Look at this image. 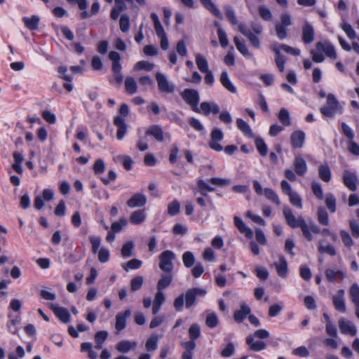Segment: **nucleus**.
I'll return each instance as SVG.
<instances>
[{"mask_svg": "<svg viewBox=\"0 0 359 359\" xmlns=\"http://www.w3.org/2000/svg\"><path fill=\"white\" fill-rule=\"evenodd\" d=\"M341 110L342 107L332 93H329L327 95V104L322 107L320 109L323 116L330 118L333 117L336 112L341 113Z\"/></svg>", "mask_w": 359, "mask_h": 359, "instance_id": "1", "label": "nucleus"}, {"mask_svg": "<svg viewBox=\"0 0 359 359\" xmlns=\"http://www.w3.org/2000/svg\"><path fill=\"white\" fill-rule=\"evenodd\" d=\"M181 96L184 101L191 106L194 112L199 113L200 110L198 104L200 101L199 93L197 90L192 88H186L181 93Z\"/></svg>", "mask_w": 359, "mask_h": 359, "instance_id": "2", "label": "nucleus"}, {"mask_svg": "<svg viewBox=\"0 0 359 359\" xmlns=\"http://www.w3.org/2000/svg\"><path fill=\"white\" fill-rule=\"evenodd\" d=\"M292 25L291 16L287 13L280 15V22L275 25L276 34L278 38L283 40L287 37V27Z\"/></svg>", "mask_w": 359, "mask_h": 359, "instance_id": "3", "label": "nucleus"}, {"mask_svg": "<svg viewBox=\"0 0 359 359\" xmlns=\"http://www.w3.org/2000/svg\"><path fill=\"white\" fill-rule=\"evenodd\" d=\"M175 254L171 250H165L159 255V268L165 273H170L173 269L172 261Z\"/></svg>", "mask_w": 359, "mask_h": 359, "instance_id": "4", "label": "nucleus"}, {"mask_svg": "<svg viewBox=\"0 0 359 359\" xmlns=\"http://www.w3.org/2000/svg\"><path fill=\"white\" fill-rule=\"evenodd\" d=\"M207 292L205 290L200 287H194L186 291L184 294L185 298V306L186 308L189 309L192 306L195 302L198 296L203 297L206 294Z\"/></svg>", "mask_w": 359, "mask_h": 359, "instance_id": "5", "label": "nucleus"}, {"mask_svg": "<svg viewBox=\"0 0 359 359\" xmlns=\"http://www.w3.org/2000/svg\"><path fill=\"white\" fill-rule=\"evenodd\" d=\"M156 79L158 90L161 93H172L175 91V86L168 81L167 77L163 74L157 72Z\"/></svg>", "mask_w": 359, "mask_h": 359, "instance_id": "6", "label": "nucleus"}, {"mask_svg": "<svg viewBox=\"0 0 359 359\" xmlns=\"http://www.w3.org/2000/svg\"><path fill=\"white\" fill-rule=\"evenodd\" d=\"M224 135L222 131L219 128H215L210 134V140L208 143L209 147L217 151L223 150L222 146L219 143L223 139Z\"/></svg>", "mask_w": 359, "mask_h": 359, "instance_id": "7", "label": "nucleus"}, {"mask_svg": "<svg viewBox=\"0 0 359 359\" xmlns=\"http://www.w3.org/2000/svg\"><path fill=\"white\" fill-rule=\"evenodd\" d=\"M316 48L318 52L324 53L327 57L331 59L335 60L337 58L334 46L329 41L316 43Z\"/></svg>", "mask_w": 359, "mask_h": 359, "instance_id": "8", "label": "nucleus"}, {"mask_svg": "<svg viewBox=\"0 0 359 359\" xmlns=\"http://www.w3.org/2000/svg\"><path fill=\"white\" fill-rule=\"evenodd\" d=\"M283 213L287 224L292 229L298 228L301 223L300 220H304L303 217L296 218L292 210L287 206L283 208Z\"/></svg>", "mask_w": 359, "mask_h": 359, "instance_id": "9", "label": "nucleus"}, {"mask_svg": "<svg viewBox=\"0 0 359 359\" xmlns=\"http://www.w3.org/2000/svg\"><path fill=\"white\" fill-rule=\"evenodd\" d=\"M358 182V177L355 173L347 170L344 171L343 182L349 190L355 191L357 189Z\"/></svg>", "mask_w": 359, "mask_h": 359, "instance_id": "10", "label": "nucleus"}, {"mask_svg": "<svg viewBox=\"0 0 359 359\" xmlns=\"http://www.w3.org/2000/svg\"><path fill=\"white\" fill-rule=\"evenodd\" d=\"M344 294V290L341 289L332 297V303L334 309L341 313H345L346 311Z\"/></svg>", "mask_w": 359, "mask_h": 359, "instance_id": "11", "label": "nucleus"}, {"mask_svg": "<svg viewBox=\"0 0 359 359\" xmlns=\"http://www.w3.org/2000/svg\"><path fill=\"white\" fill-rule=\"evenodd\" d=\"M49 308L62 323H68L70 321V314L67 309L54 304H50Z\"/></svg>", "mask_w": 359, "mask_h": 359, "instance_id": "12", "label": "nucleus"}, {"mask_svg": "<svg viewBox=\"0 0 359 359\" xmlns=\"http://www.w3.org/2000/svg\"><path fill=\"white\" fill-rule=\"evenodd\" d=\"M239 32L248 39L251 44L256 48H260V41L258 37L253 34L247 27L243 24L238 25Z\"/></svg>", "mask_w": 359, "mask_h": 359, "instance_id": "13", "label": "nucleus"}, {"mask_svg": "<svg viewBox=\"0 0 359 359\" xmlns=\"http://www.w3.org/2000/svg\"><path fill=\"white\" fill-rule=\"evenodd\" d=\"M339 327L341 332L344 334H349L353 337L357 333V330L354 325L351 321L346 320L344 318L339 320Z\"/></svg>", "mask_w": 359, "mask_h": 359, "instance_id": "14", "label": "nucleus"}, {"mask_svg": "<svg viewBox=\"0 0 359 359\" xmlns=\"http://www.w3.org/2000/svg\"><path fill=\"white\" fill-rule=\"evenodd\" d=\"M147 136L153 137L158 142H162L164 140V133L162 128L159 125H151L149 126L145 132Z\"/></svg>", "mask_w": 359, "mask_h": 359, "instance_id": "15", "label": "nucleus"}, {"mask_svg": "<svg viewBox=\"0 0 359 359\" xmlns=\"http://www.w3.org/2000/svg\"><path fill=\"white\" fill-rule=\"evenodd\" d=\"M131 315L130 309L126 310L123 313H118L116 316L115 329L118 332L124 330L126 327V320Z\"/></svg>", "mask_w": 359, "mask_h": 359, "instance_id": "16", "label": "nucleus"}, {"mask_svg": "<svg viewBox=\"0 0 359 359\" xmlns=\"http://www.w3.org/2000/svg\"><path fill=\"white\" fill-rule=\"evenodd\" d=\"M199 113H202L205 116H208L211 112L214 114H217L219 111V107L213 102H203L200 104Z\"/></svg>", "mask_w": 359, "mask_h": 359, "instance_id": "17", "label": "nucleus"}, {"mask_svg": "<svg viewBox=\"0 0 359 359\" xmlns=\"http://www.w3.org/2000/svg\"><path fill=\"white\" fill-rule=\"evenodd\" d=\"M302 39L306 44H309L314 40V29L309 22H306L303 26Z\"/></svg>", "mask_w": 359, "mask_h": 359, "instance_id": "18", "label": "nucleus"}, {"mask_svg": "<svg viewBox=\"0 0 359 359\" xmlns=\"http://www.w3.org/2000/svg\"><path fill=\"white\" fill-rule=\"evenodd\" d=\"M305 141V134L302 130H296L291 134L290 142L294 148H302Z\"/></svg>", "mask_w": 359, "mask_h": 359, "instance_id": "19", "label": "nucleus"}, {"mask_svg": "<svg viewBox=\"0 0 359 359\" xmlns=\"http://www.w3.org/2000/svg\"><path fill=\"white\" fill-rule=\"evenodd\" d=\"M147 203V197L142 194H134L129 200L127 201V205L129 208H134L137 207H142Z\"/></svg>", "mask_w": 359, "mask_h": 359, "instance_id": "20", "label": "nucleus"}, {"mask_svg": "<svg viewBox=\"0 0 359 359\" xmlns=\"http://www.w3.org/2000/svg\"><path fill=\"white\" fill-rule=\"evenodd\" d=\"M114 125L118 128L116 137L118 140L123 139L127 131V125L123 117L117 116L114 120Z\"/></svg>", "mask_w": 359, "mask_h": 359, "instance_id": "21", "label": "nucleus"}, {"mask_svg": "<svg viewBox=\"0 0 359 359\" xmlns=\"http://www.w3.org/2000/svg\"><path fill=\"white\" fill-rule=\"evenodd\" d=\"M294 168L296 173L299 176H303L307 171V165L305 160L301 155H297L294 158Z\"/></svg>", "mask_w": 359, "mask_h": 359, "instance_id": "22", "label": "nucleus"}, {"mask_svg": "<svg viewBox=\"0 0 359 359\" xmlns=\"http://www.w3.org/2000/svg\"><path fill=\"white\" fill-rule=\"evenodd\" d=\"M234 224L236 228L239 230L241 233H244L245 236L248 238H252L253 236V231L251 229L248 228L243 221L238 216H235L233 218Z\"/></svg>", "mask_w": 359, "mask_h": 359, "instance_id": "23", "label": "nucleus"}, {"mask_svg": "<svg viewBox=\"0 0 359 359\" xmlns=\"http://www.w3.org/2000/svg\"><path fill=\"white\" fill-rule=\"evenodd\" d=\"M250 313V308L245 303H242L241 309L234 312L233 318L236 322L241 323Z\"/></svg>", "mask_w": 359, "mask_h": 359, "instance_id": "24", "label": "nucleus"}, {"mask_svg": "<svg viewBox=\"0 0 359 359\" xmlns=\"http://www.w3.org/2000/svg\"><path fill=\"white\" fill-rule=\"evenodd\" d=\"M280 262H275L271 266H275L278 275L281 278H285L287 274V263L283 256H280Z\"/></svg>", "mask_w": 359, "mask_h": 359, "instance_id": "25", "label": "nucleus"}, {"mask_svg": "<svg viewBox=\"0 0 359 359\" xmlns=\"http://www.w3.org/2000/svg\"><path fill=\"white\" fill-rule=\"evenodd\" d=\"M246 344L249 346L250 350L253 351H259L264 350L266 344L262 341H255V338L250 335L246 338Z\"/></svg>", "mask_w": 359, "mask_h": 359, "instance_id": "26", "label": "nucleus"}, {"mask_svg": "<svg viewBox=\"0 0 359 359\" xmlns=\"http://www.w3.org/2000/svg\"><path fill=\"white\" fill-rule=\"evenodd\" d=\"M137 346V343L135 341L130 342L127 340H123L119 341L116 344V350L122 353H128L131 349H135Z\"/></svg>", "mask_w": 359, "mask_h": 359, "instance_id": "27", "label": "nucleus"}, {"mask_svg": "<svg viewBox=\"0 0 359 359\" xmlns=\"http://www.w3.org/2000/svg\"><path fill=\"white\" fill-rule=\"evenodd\" d=\"M172 281V276L170 273L162 274L157 283V290L163 291L171 284Z\"/></svg>", "mask_w": 359, "mask_h": 359, "instance_id": "28", "label": "nucleus"}, {"mask_svg": "<svg viewBox=\"0 0 359 359\" xmlns=\"http://www.w3.org/2000/svg\"><path fill=\"white\" fill-rule=\"evenodd\" d=\"M220 82L222 86L231 93H236V88L231 83L229 78L228 73L226 71L222 72L220 75Z\"/></svg>", "mask_w": 359, "mask_h": 359, "instance_id": "29", "label": "nucleus"}, {"mask_svg": "<svg viewBox=\"0 0 359 359\" xmlns=\"http://www.w3.org/2000/svg\"><path fill=\"white\" fill-rule=\"evenodd\" d=\"M203 6L211 12L215 17L218 18L220 20H222L223 16L219 10L217 8V6L212 3L211 0H200Z\"/></svg>", "mask_w": 359, "mask_h": 359, "instance_id": "30", "label": "nucleus"}, {"mask_svg": "<svg viewBox=\"0 0 359 359\" xmlns=\"http://www.w3.org/2000/svg\"><path fill=\"white\" fill-rule=\"evenodd\" d=\"M234 43L238 50L247 58H250L252 56V53L248 50L244 41H241L237 36L233 38Z\"/></svg>", "mask_w": 359, "mask_h": 359, "instance_id": "31", "label": "nucleus"}, {"mask_svg": "<svg viewBox=\"0 0 359 359\" xmlns=\"http://www.w3.org/2000/svg\"><path fill=\"white\" fill-rule=\"evenodd\" d=\"M318 175L320 180L325 182H329L331 180V170L327 163L322 164L318 167Z\"/></svg>", "mask_w": 359, "mask_h": 359, "instance_id": "32", "label": "nucleus"}, {"mask_svg": "<svg viewBox=\"0 0 359 359\" xmlns=\"http://www.w3.org/2000/svg\"><path fill=\"white\" fill-rule=\"evenodd\" d=\"M198 191L205 197L208 196V192H212L215 191V188L210 186L203 180L199 179L197 181Z\"/></svg>", "mask_w": 359, "mask_h": 359, "instance_id": "33", "label": "nucleus"}, {"mask_svg": "<svg viewBox=\"0 0 359 359\" xmlns=\"http://www.w3.org/2000/svg\"><path fill=\"white\" fill-rule=\"evenodd\" d=\"M22 20L29 30H36L38 29L40 18L37 15H33L30 18L25 17Z\"/></svg>", "mask_w": 359, "mask_h": 359, "instance_id": "34", "label": "nucleus"}, {"mask_svg": "<svg viewBox=\"0 0 359 359\" xmlns=\"http://www.w3.org/2000/svg\"><path fill=\"white\" fill-rule=\"evenodd\" d=\"M325 273L327 279L332 283L334 282L337 277L339 278L340 279H344L346 276V274L344 271L341 270L335 271L331 269H326Z\"/></svg>", "mask_w": 359, "mask_h": 359, "instance_id": "35", "label": "nucleus"}, {"mask_svg": "<svg viewBox=\"0 0 359 359\" xmlns=\"http://www.w3.org/2000/svg\"><path fill=\"white\" fill-rule=\"evenodd\" d=\"M236 124L238 128L243 133V134L246 136H248L250 137H253L252 130H251L250 126L246 123L245 121H243L242 118H237L236 120Z\"/></svg>", "mask_w": 359, "mask_h": 359, "instance_id": "36", "label": "nucleus"}, {"mask_svg": "<svg viewBox=\"0 0 359 359\" xmlns=\"http://www.w3.org/2000/svg\"><path fill=\"white\" fill-rule=\"evenodd\" d=\"M146 219V214L144 210H136L132 213L130 217V222L133 224H140Z\"/></svg>", "mask_w": 359, "mask_h": 359, "instance_id": "37", "label": "nucleus"}, {"mask_svg": "<svg viewBox=\"0 0 359 359\" xmlns=\"http://www.w3.org/2000/svg\"><path fill=\"white\" fill-rule=\"evenodd\" d=\"M219 323V320L217 316V314L214 312H208L205 318V325L209 328H215Z\"/></svg>", "mask_w": 359, "mask_h": 359, "instance_id": "38", "label": "nucleus"}, {"mask_svg": "<svg viewBox=\"0 0 359 359\" xmlns=\"http://www.w3.org/2000/svg\"><path fill=\"white\" fill-rule=\"evenodd\" d=\"M325 205L327 208V209L331 212H334L337 210V200H336V198L334 197V196L331 194V193H328L326 194L325 196Z\"/></svg>", "mask_w": 359, "mask_h": 359, "instance_id": "39", "label": "nucleus"}, {"mask_svg": "<svg viewBox=\"0 0 359 359\" xmlns=\"http://www.w3.org/2000/svg\"><path fill=\"white\" fill-rule=\"evenodd\" d=\"M317 219L318 222L324 226L329 225V217L327 211L322 207H319L317 210Z\"/></svg>", "mask_w": 359, "mask_h": 359, "instance_id": "40", "label": "nucleus"}, {"mask_svg": "<svg viewBox=\"0 0 359 359\" xmlns=\"http://www.w3.org/2000/svg\"><path fill=\"white\" fill-rule=\"evenodd\" d=\"M196 63L198 69L203 73L209 71L207 60L200 54L196 55Z\"/></svg>", "mask_w": 359, "mask_h": 359, "instance_id": "41", "label": "nucleus"}, {"mask_svg": "<svg viewBox=\"0 0 359 359\" xmlns=\"http://www.w3.org/2000/svg\"><path fill=\"white\" fill-rule=\"evenodd\" d=\"M125 88L128 93L133 95L137 92V83L133 77H127L125 81Z\"/></svg>", "mask_w": 359, "mask_h": 359, "instance_id": "42", "label": "nucleus"}, {"mask_svg": "<svg viewBox=\"0 0 359 359\" xmlns=\"http://www.w3.org/2000/svg\"><path fill=\"white\" fill-rule=\"evenodd\" d=\"M158 337L156 334H152L146 341L145 348L147 351H154L158 347Z\"/></svg>", "mask_w": 359, "mask_h": 359, "instance_id": "43", "label": "nucleus"}, {"mask_svg": "<svg viewBox=\"0 0 359 359\" xmlns=\"http://www.w3.org/2000/svg\"><path fill=\"white\" fill-rule=\"evenodd\" d=\"M264 194L268 200L274 203L276 205H280V201L278 198V196L276 194V193L273 189H271L270 188L264 189Z\"/></svg>", "mask_w": 359, "mask_h": 359, "instance_id": "44", "label": "nucleus"}, {"mask_svg": "<svg viewBox=\"0 0 359 359\" xmlns=\"http://www.w3.org/2000/svg\"><path fill=\"white\" fill-rule=\"evenodd\" d=\"M300 222L301 223L299 227L301 229L304 236L309 241H311L313 239V235L311 234V231L309 224H306L305 219L300 220Z\"/></svg>", "mask_w": 359, "mask_h": 359, "instance_id": "45", "label": "nucleus"}, {"mask_svg": "<svg viewBox=\"0 0 359 359\" xmlns=\"http://www.w3.org/2000/svg\"><path fill=\"white\" fill-rule=\"evenodd\" d=\"M81 351L82 352H88V357L90 359H96L97 353L93 349L92 344L90 342H83L81 345Z\"/></svg>", "mask_w": 359, "mask_h": 359, "instance_id": "46", "label": "nucleus"}, {"mask_svg": "<svg viewBox=\"0 0 359 359\" xmlns=\"http://www.w3.org/2000/svg\"><path fill=\"white\" fill-rule=\"evenodd\" d=\"M350 296L352 302L354 305H359V286L358 284L354 283L351 285L349 290Z\"/></svg>", "mask_w": 359, "mask_h": 359, "instance_id": "47", "label": "nucleus"}, {"mask_svg": "<svg viewBox=\"0 0 359 359\" xmlns=\"http://www.w3.org/2000/svg\"><path fill=\"white\" fill-rule=\"evenodd\" d=\"M278 119L285 126H289L291 125L289 111L285 108H283L280 110Z\"/></svg>", "mask_w": 359, "mask_h": 359, "instance_id": "48", "label": "nucleus"}, {"mask_svg": "<svg viewBox=\"0 0 359 359\" xmlns=\"http://www.w3.org/2000/svg\"><path fill=\"white\" fill-rule=\"evenodd\" d=\"M180 203L178 201L174 200L168 205V213L170 216H175L180 213Z\"/></svg>", "mask_w": 359, "mask_h": 359, "instance_id": "49", "label": "nucleus"}, {"mask_svg": "<svg viewBox=\"0 0 359 359\" xmlns=\"http://www.w3.org/2000/svg\"><path fill=\"white\" fill-rule=\"evenodd\" d=\"M182 261L184 266L190 268L194 266L195 263V257L191 252L187 251L182 255Z\"/></svg>", "mask_w": 359, "mask_h": 359, "instance_id": "50", "label": "nucleus"}, {"mask_svg": "<svg viewBox=\"0 0 359 359\" xmlns=\"http://www.w3.org/2000/svg\"><path fill=\"white\" fill-rule=\"evenodd\" d=\"M209 182L219 187H227L231 184L230 180L220 177H212L209 180Z\"/></svg>", "mask_w": 359, "mask_h": 359, "instance_id": "51", "label": "nucleus"}, {"mask_svg": "<svg viewBox=\"0 0 359 359\" xmlns=\"http://www.w3.org/2000/svg\"><path fill=\"white\" fill-rule=\"evenodd\" d=\"M323 241H319V246L318 248V251L320 253H327L331 256H334L336 255V250L330 244H327L326 245H323Z\"/></svg>", "mask_w": 359, "mask_h": 359, "instance_id": "52", "label": "nucleus"}, {"mask_svg": "<svg viewBox=\"0 0 359 359\" xmlns=\"http://www.w3.org/2000/svg\"><path fill=\"white\" fill-rule=\"evenodd\" d=\"M189 335L190 339L196 340L201 336V328L200 326L194 323L191 325L189 329Z\"/></svg>", "mask_w": 359, "mask_h": 359, "instance_id": "53", "label": "nucleus"}, {"mask_svg": "<svg viewBox=\"0 0 359 359\" xmlns=\"http://www.w3.org/2000/svg\"><path fill=\"white\" fill-rule=\"evenodd\" d=\"M255 145L261 156H265L267 154L268 148L263 139L257 137L255 140Z\"/></svg>", "mask_w": 359, "mask_h": 359, "instance_id": "54", "label": "nucleus"}, {"mask_svg": "<svg viewBox=\"0 0 359 359\" xmlns=\"http://www.w3.org/2000/svg\"><path fill=\"white\" fill-rule=\"evenodd\" d=\"M120 29L122 32L126 33L130 29V18L128 15H122L119 20Z\"/></svg>", "mask_w": 359, "mask_h": 359, "instance_id": "55", "label": "nucleus"}, {"mask_svg": "<svg viewBox=\"0 0 359 359\" xmlns=\"http://www.w3.org/2000/svg\"><path fill=\"white\" fill-rule=\"evenodd\" d=\"M142 264V261L137 259H133L123 264V268L125 271H128L129 269H137L141 267Z\"/></svg>", "mask_w": 359, "mask_h": 359, "instance_id": "56", "label": "nucleus"}, {"mask_svg": "<svg viewBox=\"0 0 359 359\" xmlns=\"http://www.w3.org/2000/svg\"><path fill=\"white\" fill-rule=\"evenodd\" d=\"M260 17L264 21H271L272 19V13L271 11L264 6H260L258 8Z\"/></svg>", "mask_w": 359, "mask_h": 359, "instance_id": "57", "label": "nucleus"}, {"mask_svg": "<svg viewBox=\"0 0 359 359\" xmlns=\"http://www.w3.org/2000/svg\"><path fill=\"white\" fill-rule=\"evenodd\" d=\"M134 248V244L132 241H128L123 244L121 248V255L123 257H129L133 254V249Z\"/></svg>", "mask_w": 359, "mask_h": 359, "instance_id": "58", "label": "nucleus"}, {"mask_svg": "<svg viewBox=\"0 0 359 359\" xmlns=\"http://www.w3.org/2000/svg\"><path fill=\"white\" fill-rule=\"evenodd\" d=\"M154 67V65L149 62L142 60L139 61L135 65V70H147L151 71Z\"/></svg>", "mask_w": 359, "mask_h": 359, "instance_id": "59", "label": "nucleus"}, {"mask_svg": "<svg viewBox=\"0 0 359 359\" xmlns=\"http://www.w3.org/2000/svg\"><path fill=\"white\" fill-rule=\"evenodd\" d=\"M144 278L142 276H136L130 280L131 290L135 292L139 290L143 284Z\"/></svg>", "mask_w": 359, "mask_h": 359, "instance_id": "60", "label": "nucleus"}, {"mask_svg": "<svg viewBox=\"0 0 359 359\" xmlns=\"http://www.w3.org/2000/svg\"><path fill=\"white\" fill-rule=\"evenodd\" d=\"M225 15L227 19L230 21L232 25H237L238 20L236 19L233 9L230 6H226L224 8Z\"/></svg>", "mask_w": 359, "mask_h": 359, "instance_id": "61", "label": "nucleus"}, {"mask_svg": "<svg viewBox=\"0 0 359 359\" xmlns=\"http://www.w3.org/2000/svg\"><path fill=\"white\" fill-rule=\"evenodd\" d=\"M128 221L126 218H121L118 222H115L111 224V231L113 232L118 233L122 230V229L126 226Z\"/></svg>", "mask_w": 359, "mask_h": 359, "instance_id": "62", "label": "nucleus"}, {"mask_svg": "<svg viewBox=\"0 0 359 359\" xmlns=\"http://www.w3.org/2000/svg\"><path fill=\"white\" fill-rule=\"evenodd\" d=\"M289 197L290 202L291 203L292 205L299 209L302 208V201L300 196L298 194L293 192L289 196Z\"/></svg>", "mask_w": 359, "mask_h": 359, "instance_id": "63", "label": "nucleus"}, {"mask_svg": "<svg viewBox=\"0 0 359 359\" xmlns=\"http://www.w3.org/2000/svg\"><path fill=\"white\" fill-rule=\"evenodd\" d=\"M341 27L350 39H354L356 38L355 32L350 24L343 23Z\"/></svg>", "mask_w": 359, "mask_h": 359, "instance_id": "64", "label": "nucleus"}]
</instances>
